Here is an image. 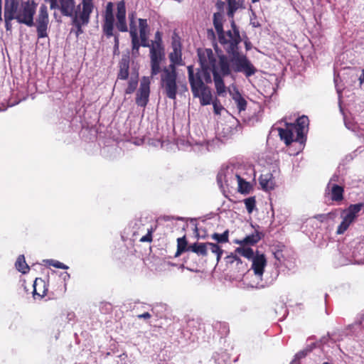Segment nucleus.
Returning <instances> with one entry per match:
<instances>
[{
    "instance_id": "f257e3e1",
    "label": "nucleus",
    "mask_w": 364,
    "mask_h": 364,
    "mask_svg": "<svg viewBox=\"0 0 364 364\" xmlns=\"http://www.w3.org/2000/svg\"><path fill=\"white\" fill-rule=\"evenodd\" d=\"M197 53L200 69H198L195 73L193 66L188 65V80L193 97H199L202 105H208L211 103L212 94L205 83L212 82L210 72L213 73L217 95L225 97L227 87L223 78L232 74V65L225 55L218 54L216 56L210 48H198Z\"/></svg>"
},
{
    "instance_id": "f03ea898",
    "label": "nucleus",
    "mask_w": 364,
    "mask_h": 364,
    "mask_svg": "<svg viewBox=\"0 0 364 364\" xmlns=\"http://www.w3.org/2000/svg\"><path fill=\"white\" fill-rule=\"evenodd\" d=\"M213 25L218 36V41L231 56L230 60L232 64L235 73H242L246 77H249L257 73V68L250 62L247 57L239 52V44L242 41L239 29L232 20L231 21L232 31L225 32L223 25V15L220 12L213 14Z\"/></svg>"
},
{
    "instance_id": "7ed1b4c3",
    "label": "nucleus",
    "mask_w": 364,
    "mask_h": 364,
    "mask_svg": "<svg viewBox=\"0 0 364 364\" xmlns=\"http://www.w3.org/2000/svg\"><path fill=\"white\" fill-rule=\"evenodd\" d=\"M58 9L62 15L71 17V23L75 27V36L77 38L83 33L82 26L90 23V15L95 5L93 0H82L81 4L75 9V0H58Z\"/></svg>"
},
{
    "instance_id": "20e7f679",
    "label": "nucleus",
    "mask_w": 364,
    "mask_h": 364,
    "mask_svg": "<svg viewBox=\"0 0 364 364\" xmlns=\"http://www.w3.org/2000/svg\"><path fill=\"white\" fill-rule=\"evenodd\" d=\"M4 8L21 24L28 27L33 26L34 15L36 12L37 4L34 0L21 1L5 0Z\"/></svg>"
},
{
    "instance_id": "39448f33",
    "label": "nucleus",
    "mask_w": 364,
    "mask_h": 364,
    "mask_svg": "<svg viewBox=\"0 0 364 364\" xmlns=\"http://www.w3.org/2000/svg\"><path fill=\"white\" fill-rule=\"evenodd\" d=\"M309 119L307 116L299 117L296 123H286L285 128H278L280 139L288 146L294 141L304 144L306 141Z\"/></svg>"
},
{
    "instance_id": "423d86ee",
    "label": "nucleus",
    "mask_w": 364,
    "mask_h": 364,
    "mask_svg": "<svg viewBox=\"0 0 364 364\" xmlns=\"http://www.w3.org/2000/svg\"><path fill=\"white\" fill-rule=\"evenodd\" d=\"M176 80V70L169 69L167 67L163 68L161 75V86L166 96L171 100L176 98L178 92Z\"/></svg>"
},
{
    "instance_id": "0eeeda50",
    "label": "nucleus",
    "mask_w": 364,
    "mask_h": 364,
    "mask_svg": "<svg viewBox=\"0 0 364 364\" xmlns=\"http://www.w3.org/2000/svg\"><path fill=\"white\" fill-rule=\"evenodd\" d=\"M49 24V16L47 6L42 4L39 9L36 18V26L38 38H43L48 36V28Z\"/></svg>"
},
{
    "instance_id": "6e6552de",
    "label": "nucleus",
    "mask_w": 364,
    "mask_h": 364,
    "mask_svg": "<svg viewBox=\"0 0 364 364\" xmlns=\"http://www.w3.org/2000/svg\"><path fill=\"white\" fill-rule=\"evenodd\" d=\"M151 80L149 77L144 76L140 82L139 88L136 95V104L141 107H145L149 100Z\"/></svg>"
},
{
    "instance_id": "1a4fd4ad",
    "label": "nucleus",
    "mask_w": 364,
    "mask_h": 364,
    "mask_svg": "<svg viewBox=\"0 0 364 364\" xmlns=\"http://www.w3.org/2000/svg\"><path fill=\"white\" fill-rule=\"evenodd\" d=\"M338 178V177L337 176H333L331 178L326 188L325 193L330 196V198L332 201L339 203L344 198V188L333 183L337 181Z\"/></svg>"
},
{
    "instance_id": "9d476101",
    "label": "nucleus",
    "mask_w": 364,
    "mask_h": 364,
    "mask_svg": "<svg viewBox=\"0 0 364 364\" xmlns=\"http://www.w3.org/2000/svg\"><path fill=\"white\" fill-rule=\"evenodd\" d=\"M114 18L113 14V4L108 2L106 6L104 21L102 24V31L107 38L113 36Z\"/></svg>"
},
{
    "instance_id": "9b49d317",
    "label": "nucleus",
    "mask_w": 364,
    "mask_h": 364,
    "mask_svg": "<svg viewBox=\"0 0 364 364\" xmlns=\"http://www.w3.org/2000/svg\"><path fill=\"white\" fill-rule=\"evenodd\" d=\"M150 51L151 77H154L162 72L161 68V62L165 59L164 52H158L154 48Z\"/></svg>"
},
{
    "instance_id": "f8f14e48",
    "label": "nucleus",
    "mask_w": 364,
    "mask_h": 364,
    "mask_svg": "<svg viewBox=\"0 0 364 364\" xmlns=\"http://www.w3.org/2000/svg\"><path fill=\"white\" fill-rule=\"evenodd\" d=\"M48 291V284L46 281L41 278H36L33 284V296L42 299L47 295Z\"/></svg>"
},
{
    "instance_id": "ddd939ff",
    "label": "nucleus",
    "mask_w": 364,
    "mask_h": 364,
    "mask_svg": "<svg viewBox=\"0 0 364 364\" xmlns=\"http://www.w3.org/2000/svg\"><path fill=\"white\" fill-rule=\"evenodd\" d=\"M129 55H122L118 64L117 80H127L129 75Z\"/></svg>"
},
{
    "instance_id": "4468645a",
    "label": "nucleus",
    "mask_w": 364,
    "mask_h": 364,
    "mask_svg": "<svg viewBox=\"0 0 364 364\" xmlns=\"http://www.w3.org/2000/svg\"><path fill=\"white\" fill-rule=\"evenodd\" d=\"M252 261V269H253L255 274L262 276L264 273V267L267 265V259L264 255L257 253Z\"/></svg>"
},
{
    "instance_id": "2eb2a0df",
    "label": "nucleus",
    "mask_w": 364,
    "mask_h": 364,
    "mask_svg": "<svg viewBox=\"0 0 364 364\" xmlns=\"http://www.w3.org/2000/svg\"><path fill=\"white\" fill-rule=\"evenodd\" d=\"M228 92L232 100L236 103L239 112L245 111L247 108V102L242 96L237 87L235 85H232V89H228Z\"/></svg>"
},
{
    "instance_id": "dca6fc26",
    "label": "nucleus",
    "mask_w": 364,
    "mask_h": 364,
    "mask_svg": "<svg viewBox=\"0 0 364 364\" xmlns=\"http://www.w3.org/2000/svg\"><path fill=\"white\" fill-rule=\"evenodd\" d=\"M129 35L131 37V41H132V49H136L139 48L140 46H141L138 33L136 26L134 21V14H132L131 16H129Z\"/></svg>"
},
{
    "instance_id": "f3484780",
    "label": "nucleus",
    "mask_w": 364,
    "mask_h": 364,
    "mask_svg": "<svg viewBox=\"0 0 364 364\" xmlns=\"http://www.w3.org/2000/svg\"><path fill=\"white\" fill-rule=\"evenodd\" d=\"M225 260L227 266H235L238 272H244L247 269V264L244 263L236 254L230 253L225 258Z\"/></svg>"
},
{
    "instance_id": "a211bd4d",
    "label": "nucleus",
    "mask_w": 364,
    "mask_h": 364,
    "mask_svg": "<svg viewBox=\"0 0 364 364\" xmlns=\"http://www.w3.org/2000/svg\"><path fill=\"white\" fill-rule=\"evenodd\" d=\"M363 205V203L350 205L347 209L343 210V213H346L343 218L353 223Z\"/></svg>"
},
{
    "instance_id": "6ab92c4d",
    "label": "nucleus",
    "mask_w": 364,
    "mask_h": 364,
    "mask_svg": "<svg viewBox=\"0 0 364 364\" xmlns=\"http://www.w3.org/2000/svg\"><path fill=\"white\" fill-rule=\"evenodd\" d=\"M168 57L171 61V64L168 65L167 68L176 70V65H183L181 50H173L172 52L169 53Z\"/></svg>"
},
{
    "instance_id": "aec40b11",
    "label": "nucleus",
    "mask_w": 364,
    "mask_h": 364,
    "mask_svg": "<svg viewBox=\"0 0 364 364\" xmlns=\"http://www.w3.org/2000/svg\"><path fill=\"white\" fill-rule=\"evenodd\" d=\"M259 184L264 191L272 190L274 188V181L271 173L262 174L259 177Z\"/></svg>"
},
{
    "instance_id": "412c9836",
    "label": "nucleus",
    "mask_w": 364,
    "mask_h": 364,
    "mask_svg": "<svg viewBox=\"0 0 364 364\" xmlns=\"http://www.w3.org/2000/svg\"><path fill=\"white\" fill-rule=\"evenodd\" d=\"M189 250L198 256L206 257L208 255L207 242H195L189 245Z\"/></svg>"
},
{
    "instance_id": "4be33fe9",
    "label": "nucleus",
    "mask_w": 364,
    "mask_h": 364,
    "mask_svg": "<svg viewBox=\"0 0 364 364\" xmlns=\"http://www.w3.org/2000/svg\"><path fill=\"white\" fill-rule=\"evenodd\" d=\"M261 232L255 231V233L246 236L243 240L237 241V243L241 245H254L261 240Z\"/></svg>"
},
{
    "instance_id": "5701e85b",
    "label": "nucleus",
    "mask_w": 364,
    "mask_h": 364,
    "mask_svg": "<svg viewBox=\"0 0 364 364\" xmlns=\"http://www.w3.org/2000/svg\"><path fill=\"white\" fill-rule=\"evenodd\" d=\"M154 48L158 52H164V47L162 41V33L157 31L154 35V41H151L150 50Z\"/></svg>"
},
{
    "instance_id": "b1692460",
    "label": "nucleus",
    "mask_w": 364,
    "mask_h": 364,
    "mask_svg": "<svg viewBox=\"0 0 364 364\" xmlns=\"http://www.w3.org/2000/svg\"><path fill=\"white\" fill-rule=\"evenodd\" d=\"M190 251L189 245L185 236L177 239V250L175 257H178L183 252Z\"/></svg>"
},
{
    "instance_id": "393cba45",
    "label": "nucleus",
    "mask_w": 364,
    "mask_h": 364,
    "mask_svg": "<svg viewBox=\"0 0 364 364\" xmlns=\"http://www.w3.org/2000/svg\"><path fill=\"white\" fill-rule=\"evenodd\" d=\"M236 178L238 183V191L243 194H247L250 192L251 185L249 182L243 179L240 175L236 174Z\"/></svg>"
},
{
    "instance_id": "a878e982",
    "label": "nucleus",
    "mask_w": 364,
    "mask_h": 364,
    "mask_svg": "<svg viewBox=\"0 0 364 364\" xmlns=\"http://www.w3.org/2000/svg\"><path fill=\"white\" fill-rule=\"evenodd\" d=\"M15 266L16 269L22 274L27 273L30 269L29 266L26 262L25 257L23 255H21L18 257L15 263Z\"/></svg>"
},
{
    "instance_id": "bb28decb",
    "label": "nucleus",
    "mask_w": 364,
    "mask_h": 364,
    "mask_svg": "<svg viewBox=\"0 0 364 364\" xmlns=\"http://www.w3.org/2000/svg\"><path fill=\"white\" fill-rule=\"evenodd\" d=\"M235 252L248 259H252L255 256L251 247H239L235 249Z\"/></svg>"
},
{
    "instance_id": "cd10ccee",
    "label": "nucleus",
    "mask_w": 364,
    "mask_h": 364,
    "mask_svg": "<svg viewBox=\"0 0 364 364\" xmlns=\"http://www.w3.org/2000/svg\"><path fill=\"white\" fill-rule=\"evenodd\" d=\"M211 238L218 243H227L229 242V230H226L222 234L215 232L211 235Z\"/></svg>"
},
{
    "instance_id": "c85d7f7f",
    "label": "nucleus",
    "mask_w": 364,
    "mask_h": 364,
    "mask_svg": "<svg viewBox=\"0 0 364 364\" xmlns=\"http://www.w3.org/2000/svg\"><path fill=\"white\" fill-rule=\"evenodd\" d=\"M139 35L149 34V26L148 25L147 19L139 18Z\"/></svg>"
},
{
    "instance_id": "c756f323",
    "label": "nucleus",
    "mask_w": 364,
    "mask_h": 364,
    "mask_svg": "<svg viewBox=\"0 0 364 364\" xmlns=\"http://www.w3.org/2000/svg\"><path fill=\"white\" fill-rule=\"evenodd\" d=\"M117 18H126V6L123 0L117 3Z\"/></svg>"
},
{
    "instance_id": "7c9ffc66",
    "label": "nucleus",
    "mask_w": 364,
    "mask_h": 364,
    "mask_svg": "<svg viewBox=\"0 0 364 364\" xmlns=\"http://www.w3.org/2000/svg\"><path fill=\"white\" fill-rule=\"evenodd\" d=\"M226 1L228 5V16L233 18L235 11L238 9V4L236 0H228Z\"/></svg>"
},
{
    "instance_id": "2f4dec72",
    "label": "nucleus",
    "mask_w": 364,
    "mask_h": 364,
    "mask_svg": "<svg viewBox=\"0 0 364 364\" xmlns=\"http://www.w3.org/2000/svg\"><path fill=\"white\" fill-rule=\"evenodd\" d=\"M138 85V77L131 78L128 82L127 87L125 90V93L130 95L133 93Z\"/></svg>"
},
{
    "instance_id": "473e14b6",
    "label": "nucleus",
    "mask_w": 364,
    "mask_h": 364,
    "mask_svg": "<svg viewBox=\"0 0 364 364\" xmlns=\"http://www.w3.org/2000/svg\"><path fill=\"white\" fill-rule=\"evenodd\" d=\"M244 203L248 213H252L256 206L255 197H250L244 200Z\"/></svg>"
},
{
    "instance_id": "72a5a7b5",
    "label": "nucleus",
    "mask_w": 364,
    "mask_h": 364,
    "mask_svg": "<svg viewBox=\"0 0 364 364\" xmlns=\"http://www.w3.org/2000/svg\"><path fill=\"white\" fill-rule=\"evenodd\" d=\"M352 223L349 220H346L343 217V220L341 221V224L338 225L336 233L338 235L343 234L349 228Z\"/></svg>"
},
{
    "instance_id": "f704fd0d",
    "label": "nucleus",
    "mask_w": 364,
    "mask_h": 364,
    "mask_svg": "<svg viewBox=\"0 0 364 364\" xmlns=\"http://www.w3.org/2000/svg\"><path fill=\"white\" fill-rule=\"evenodd\" d=\"M352 223L349 220H346L343 217V220L341 221V224L338 225L336 233L338 235L343 234L349 228Z\"/></svg>"
},
{
    "instance_id": "c9c22d12",
    "label": "nucleus",
    "mask_w": 364,
    "mask_h": 364,
    "mask_svg": "<svg viewBox=\"0 0 364 364\" xmlns=\"http://www.w3.org/2000/svg\"><path fill=\"white\" fill-rule=\"evenodd\" d=\"M4 21H5V28L6 31H10L11 29V21L15 20L14 17L11 16L9 11L4 8Z\"/></svg>"
},
{
    "instance_id": "e433bc0d",
    "label": "nucleus",
    "mask_w": 364,
    "mask_h": 364,
    "mask_svg": "<svg viewBox=\"0 0 364 364\" xmlns=\"http://www.w3.org/2000/svg\"><path fill=\"white\" fill-rule=\"evenodd\" d=\"M171 48L172 50H181L182 49V45L181 42V38L174 33L171 38Z\"/></svg>"
},
{
    "instance_id": "4c0bfd02",
    "label": "nucleus",
    "mask_w": 364,
    "mask_h": 364,
    "mask_svg": "<svg viewBox=\"0 0 364 364\" xmlns=\"http://www.w3.org/2000/svg\"><path fill=\"white\" fill-rule=\"evenodd\" d=\"M116 26L121 32H127L128 31L126 18H117Z\"/></svg>"
},
{
    "instance_id": "58836bf2",
    "label": "nucleus",
    "mask_w": 364,
    "mask_h": 364,
    "mask_svg": "<svg viewBox=\"0 0 364 364\" xmlns=\"http://www.w3.org/2000/svg\"><path fill=\"white\" fill-rule=\"evenodd\" d=\"M47 263L48 264V265L53 266V267L58 268V269H68V267L67 265H65L63 263H62L59 261H57V260L49 259V260H47Z\"/></svg>"
},
{
    "instance_id": "ea45409f",
    "label": "nucleus",
    "mask_w": 364,
    "mask_h": 364,
    "mask_svg": "<svg viewBox=\"0 0 364 364\" xmlns=\"http://www.w3.org/2000/svg\"><path fill=\"white\" fill-rule=\"evenodd\" d=\"M214 327L215 328H219L220 329H221L222 335H226L229 332L228 326L225 323L217 322L215 324Z\"/></svg>"
},
{
    "instance_id": "a19ab883",
    "label": "nucleus",
    "mask_w": 364,
    "mask_h": 364,
    "mask_svg": "<svg viewBox=\"0 0 364 364\" xmlns=\"http://www.w3.org/2000/svg\"><path fill=\"white\" fill-rule=\"evenodd\" d=\"M139 38L142 47H149L150 48L151 44L149 43V34L139 35Z\"/></svg>"
},
{
    "instance_id": "79ce46f5",
    "label": "nucleus",
    "mask_w": 364,
    "mask_h": 364,
    "mask_svg": "<svg viewBox=\"0 0 364 364\" xmlns=\"http://www.w3.org/2000/svg\"><path fill=\"white\" fill-rule=\"evenodd\" d=\"M208 247H209L210 251L214 254H218L223 249L216 243L207 242Z\"/></svg>"
},
{
    "instance_id": "37998d69",
    "label": "nucleus",
    "mask_w": 364,
    "mask_h": 364,
    "mask_svg": "<svg viewBox=\"0 0 364 364\" xmlns=\"http://www.w3.org/2000/svg\"><path fill=\"white\" fill-rule=\"evenodd\" d=\"M152 232L153 229H149L147 234L144 236H143L139 241L141 242H151L152 241Z\"/></svg>"
},
{
    "instance_id": "c03bdc74",
    "label": "nucleus",
    "mask_w": 364,
    "mask_h": 364,
    "mask_svg": "<svg viewBox=\"0 0 364 364\" xmlns=\"http://www.w3.org/2000/svg\"><path fill=\"white\" fill-rule=\"evenodd\" d=\"M114 39V54L116 55V54H119V34H114L113 33V36Z\"/></svg>"
},
{
    "instance_id": "a18cd8bd",
    "label": "nucleus",
    "mask_w": 364,
    "mask_h": 364,
    "mask_svg": "<svg viewBox=\"0 0 364 364\" xmlns=\"http://www.w3.org/2000/svg\"><path fill=\"white\" fill-rule=\"evenodd\" d=\"M213 109L215 114H220L223 107L220 103H218L217 101H215L213 102Z\"/></svg>"
},
{
    "instance_id": "49530a36",
    "label": "nucleus",
    "mask_w": 364,
    "mask_h": 364,
    "mask_svg": "<svg viewBox=\"0 0 364 364\" xmlns=\"http://www.w3.org/2000/svg\"><path fill=\"white\" fill-rule=\"evenodd\" d=\"M329 214H317L314 216V218L321 221L323 222L324 220H327L328 218Z\"/></svg>"
},
{
    "instance_id": "de8ad7c7",
    "label": "nucleus",
    "mask_w": 364,
    "mask_h": 364,
    "mask_svg": "<svg viewBox=\"0 0 364 364\" xmlns=\"http://www.w3.org/2000/svg\"><path fill=\"white\" fill-rule=\"evenodd\" d=\"M46 2L50 4V9H55L58 6V0H44Z\"/></svg>"
},
{
    "instance_id": "09e8293b",
    "label": "nucleus",
    "mask_w": 364,
    "mask_h": 364,
    "mask_svg": "<svg viewBox=\"0 0 364 364\" xmlns=\"http://www.w3.org/2000/svg\"><path fill=\"white\" fill-rule=\"evenodd\" d=\"M309 353V350H302V351H300L296 355V358L297 359H301L304 357L306 356V355L308 354Z\"/></svg>"
},
{
    "instance_id": "8fccbe9b",
    "label": "nucleus",
    "mask_w": 364,
    "mask_h": 364,
    "mask_svg": "<svg viewBox=\"0 0 364 364\" xmlns=\"http://www.w3.org/2000/svg\"><path fill=\"white\" fill-rule=\"evenodd\" d=\"M151 317V315L149 312H145L141 314H139L137 316L138 318H144V319H149Z\"/></svg>"
},
{
    "instance_id": "3c124183",
    "label": "nucleus",
    "mask_w": 364,
    "mask_h": 364,
    "mask_svg": "<svg viewBox=\"0 0 364 364\" xmlns=\"http://www.w3.org/2000/svg\"><path fill=\"white\" fill-rule=\"evenodd\" d=\"M132 55L134 58H137L139 55V48L132 49Z\"/></svg>"
},
{
    "instance_id": "603ef678",
    "label": "nucleus",
    "mask_w": 364,
    "mask_h": 364,
    "mask_svg": "<svg viewBox=\"0 0 364 364\" xmlns=\"http://www.w3.org/2000/svg\"><path fill=\"white\" fill-rule=\"evenodd\" d=\"M223 250H222L220 252H219L218 254H216V260H217V262H218L220 259H221V257L223 254Z\"/></svg>"
},
{
    "instance_id": "864d4df0",
    "label": "nucleus",
    "mask_w": 364,
    "mask_h": 364,
    "mask_svg": "<svg viewBox=\"0 0 364 364\" xmlns=\"http://www.w3.org/2000/svg\"><path fill=\"white\" fill-rule=\"evenodd\" d=\"M216 5L219 9H220L223 6V2L222 1H218Z\"/></svg>"
},
{
    "instance_id": "5fc2aeb1",
    "label": "nucleus",
    "mask_w": 364,
    "mask_h": 364,
    "mask_svg": "<svg viewBox=\"0 0 364 364\" xmlns=\"http://www.w3.org/2000/svg\"><path fill=\"white\" fill-rule=\"evenodd\" d=\"M0 20H2V18H1V0H0Z\"/></svg>"
},
{
    "instance_id": "6e6d98bb",
    "label": "nucleus",
    "mask_w": 364,
    "mask_h": 364,
    "mask_svg": "<svg viewBox=\"0 0 364 364\" xmlns=\"http://www.w3.org/2000/svg\"><path fill=\"white\" fill-rule=\"evenodd\" d=\"M252 3L258 2L259 0H251Z\"/></svg>"
},
{
    "instance_id": "4d7b16f0",
    "label": "nucleus",
    "mask_w": 364,
    "mask_h": 364,
    "mask_svg": "<svg viewBox=\"0 0 364 364\" xmlns=\"http://www.w3.org/2000/svg\"><path fill=\"white\" fill-rule=\"evenodd\" d=\"M363 79H364V70H363Z\"/></svg>"
}]
</instances>
